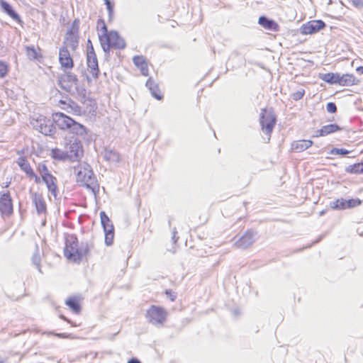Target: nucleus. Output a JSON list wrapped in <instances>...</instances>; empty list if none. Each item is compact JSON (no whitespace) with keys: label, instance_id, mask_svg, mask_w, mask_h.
I'll list each match as a JSON object with an SVG mask.
<instances>
[{"label":"nucleus","instance_id":"1","mask_svg":"<svg viewBox=\"0 0 363 363\" xmlns=\"http://www.w3.org/2000/svg\"><path fill=\"white\" fill-rule=\"evenodd\" d=\"M96 29L100 45L105 52L108 53L111 50H123L126 47L125 39L117 30H108L104 19L97 20Z\"/></svg>","mask_w":363,"mask_h":363},{"label":"nucleus","instance_id":"2","mask_svg":"<svg viewBox=\"0 0 363 363\" xmlns=\"http://www.w3.org/2000/svg\"><path fill=\"white\" fill-rule=\"evenodd\" d=\"M51 118L55 125V133L59 130L64 133H69L76 135L87 134V128L69 116L60 111L53 112Z\"/></svg>","mask_w":363,"mask_h":363},{"label":"nucleus","instance_id":"3","mask_svg":"<svg viewBox=\"0 0 363 363\" xmlns=\"http://www.w3.org/2000/svg\"><path fill=\"white\" fill-rule=\"evenodd\" d=\"M89 250L88 247H80L77 238L74 235H67L64 248L65 257L72 263L79 264L86 259Z\"/></svg>","mask_w":363,"mask_h":363},{"label":"nucleus","instance_id":"4","mask_svg":"<svg viewBox=\"0 0 363 363\" xmlns=\"http://www.w3.org/2000/svg\"><path fill=\"white\" fill-rule=\"evenodd\" d=\"M84 104H86V110L82 111L81 107L76 105L71 99L66 97L65 99L56 101L55 106L65 111H69V109H71L72 113L76 116H82L86 112L91 113L96 111V104L94 101L88 99L84 101Z\"/></svg>","mask_w":363,"mask_h":363},{"label":"nucleus","instance_id":"5","mask_svg":"<svg viewBox=\"0 0 363 363\" xmlns=\"http://www.w3.org/2000/svg\"><path fill=\"white\" fill-rule=\"evenodd\" d=\"M77 171L76 182L79 186L86 189H94L96 184V179L91 167L87 163H83L75 168Z\"/></svg>","mask_w":363,"mask_h":363},{"label":"nucleus","instance_id":"6","mask_svg":"<svg viewBox=\"0 0 363 363\" xmlns=\"http://www.w3.org/2000/svg\"><path fill=\"white\" fill-rule=\"evenodd\" d=\"M30 123L34 129L45 135H52L55 134V125L52 119L50 120L47 116L38 114L33 116Z\"/></svg>","mask_w":363,"mask_h":363},{"label":"nucleus","instance_id":"7","mask_svg":"<svg viewBox=\"0 0 363 363\" xmlns=\"http://www.w3.org/2000/svg\"><path fill=\"white\" fill-rule=\"evenodd\" d=\"M168 312L162 306L152 305L146 311L145 318L149 323L163 325L167 318Z\"/></svg>","mask_w":363,"mask_h":363},{"label":"nucleus","instance_id":"8","mask_svg":"<svg viewBox=\"0 0 363 363\" xmlns=\"http://www.w3.org/2000/svg\"><path fill=\"white\" fill-rule=\"evenodd\" d=\"M86 64L89 72L91 74L88 78L90 80L98 79L100 74L98 59L91 40H87Z\"/></svg>","mask_w":363,"mask_h":363},{"label":"nucleus","instance_id":"9","mask_svg":"<svg viewBox=\"0 0 363 363\" xmlns=\"http://www.w3.org/2000/svg\"><path fill=\"white\" fill-rule=\"evenodd\" d=\"M277 122L275 114L272 110L264 108L260 116V125L262 132L267 135V141L270 140L271 134Z\"/></svg>","mask_w":363,"mask_h":363},{"label":"nucleus","instance_id":"10","mask_svg":"<svg viewBox=\"0 0 363 363\" xmlns=\"http://www.w3.org/2000/svg\"><path fill=\"white\" fill-rule=\"evenodd\" d=\"M79 80L76 74L67 72L60 76L59 79L60 86L69 93H74L78 90L79 88Z\"/></svg>","mask_w":363,"mask_h":363},{"label":"nucleus","instance_id":"11","mask_svg":"<svg viewBox=\"0 0 363 363\" xmlns=\"http://www.w3.org/2000/svg\"><path fill=\"white\" fill-rule=\"evenodd\" d=\"M63 47H69L73 51H75L79 45V21L74 20L71 28L67 30Z\"/></svg>","mask_w":363,"mask_h":363},{"label":"nucleus","instance_id":"12","mask_svg":"<svg viewBox=\"0 0 363 363\" xmlns=\"http://www.w3.org/2000/svg\"><path fill=\"white\" fill-rule=\"evenodd\" d=\"M101 223L105 233V242L107 245H112L114 240V226L104 211L100 212Z\"/></svg>","mask_w":363,"mask_h":363},{"label":"nucleus","instance_id":"13","mask_svg":"<svg viewBox=\"0 0 363 363\" xmlns=\"http://www.w3.org/2000/svg\"><path fill=\"white\" fill-rule=\"evenodd\" d=\"M13 212V200L9 191L0 194V213L2 217H10Z\"/></svg>","mask_w":363,"mask_h":363},{"label":"nucleus","instance_id":"14","mask_svg":"<svg viewBox=\"0 0 363 363\" xmlns=\"http://www.w3.org/2000/svg\"><path fill=\"white\" fill-rule=\"evenodd\" d=\"M66 152L69 161H79L84 155V148L82 142L78 139L74 140L69 143L68 150Z\"/></svg>","mask_w":363,"mask_h":363},{"label":"nucleus","instance_id":"15","mask_svg":"<svg viewBox=\"0 0 363 363\" xmlns=\"http://www.w3.org/2000/svg\"><path fill=\"white\" fill-rule=\"evenodd\" d=\"M59 62L62 69L65 72H68L74 67V60L67 47L60 48Z\"/></svg>","mask_w":363,"mask_h":363},{"label":"nucleus","instance_id":"16","mask_svg":"<svg viewBox=\"0 0 363 363\" xmlns=\"http://www.w3.org/2000/svg\"><path fill=\"white\" fill-rule=\"evenodd\" d=\"M133 62L135 67L140 71V74L144 77H149L150 69L153 65L144 55H135L133 57Z\"/></svg>","mask_w":363,"mask_h":363},{"label":"nucleus","instance_id":"17","mask_svg":"<svg viewBox=\"0 0 363 363\" xmlns=\"http://www.w3.org/2000/svg\"><path fill=\"white\" fill-rule=\"evenodd\" d=\"M325 27L322 20H313L308 21L301 26V33L303 35H311L318 32Z\"/></svg>","mask_w":363,"mask_h":363},{"label":"nucleus","instance_id":"18","mask_svg":"<svg viewBox=\"0 0 363 363\" xmlns=\"http://www.w3.org/2000/svg\"><path fill=\"white\" fill-rule=\"evenodd\" d=\"M21 169L26 174V175L30 179H33L36 184L40 182V178L33 171L30 167L28 161L25 157H21L18 159L17 162Z\"/></svg>","mask_w":363,"mask_h":363},{"label":"nucleus","instance_id":"19","mask_svg":"<svg viewBox=\"0 0 363 363\" xmlns=\"http://www.w3.org/2000/svg\"><path fill=\"white\" fill-rule=\"evenodd\" d=\"M255 233L252 230H247L235 242L238 248L246 249L251 246L255 240Z\"/></svg>","mask_w":363,"mask_h":363},{"label":"nucleus","instance_id":"20","mask_svg":"<svg viewBox=\"0 0 363 363\" xmlns=\"http://www.w3.org/2000/svg\"><path fill=\"white\" fill-rule=\"evenodd\" d=\"M343 128L337 125V123H330L323 125L320 129L315 131V137H325L329 135L342 131Z\"/></svg>","mask_w":363,"mask_h":363},{"label":"nucleus","instance_id":"21","mask_svg":"<svg viewBox=\"0 0 363 363\" xmlns=\"http://www.w3.org/2000/svg\"><path fill=\"white\" fill-rule=\"evenodd\" d=\"M32 202L33 203L38 214L47 213V204L42 194L34 192L31 194Z\"/></svg>","mask_w":363,"mask_h":363},{"label":"nucleus","instance_id":"22","mask_svg":"<svg viewBox=\"0 0 363 363\" xmlns=\"http://www.w3.org/2000/svg\"><path fill=\"white\" fill-rule=\"evenodd\" d=\"M338 85L341 86H352L359 83V79L352 73L340 74Z\"/></svg>","mask_w":363,"mask_h":363},{"label":"nucleus","instance_id":"23","mask_svg":"<svg viewBox=\"0 0 363 363\" xmlns=\"http://www.w3.org/2000/svg\"><path fill=\"white\" fill-rule=\"evenodd\" d=\"M145 86L150 91L152 96L157 100L163 99V94L159 87V84L152 77H149L145 82Z\"/></svg>","mask_w":363,"mask_h":363},{"label":"nucleus","instance_id":"24","mask_svg":"<svg viewBox=\"0 0 363 363\" xmlns=\"http://www.w3.org/2000/svg\"><path fill=\"white\" fill-rule=\"evenodd\" d=\"M42 180L46 184V186L51 194L56 196L58 191L57 178L51 174L42 178Z\"/></svg>","mask_w":363,"mask_h":363},{"label":"nucleus","instance_id":"25","mask_svg":"<svg viewBox=\"0 0 363 363\" xmlns=\"http://www.w3.org/2000/svg\"><path fill=\"white\" fill-rule=\"evenodd\" d=\"M313 144V142L311 140H296L291 144V149L294 152H301L311 147Z\"/></svg>","mask_w":363,"mask_h":363},{"label":"nucleus","instance_id":"26","mask_svg":"<svg viewBox=\"0 0 363 363\" xmlns=\"http://www.w3.org/2000/svg\"><path fill=\"white\" fill-rule=\"evenodd\" d=\"M259 24L266 30L274 32L279 30V24L274 20H270L265 16H260L258 20Z\"/></svg>","mask_w":363,"mask_h":363},{"label":"nucleus","instance_id":"27","mask_svg":"<svg viewBox=\"0 0 363 363\" xmlns=\"http://www.w3.org/2000/svg\"><path fill=\"white\" fill-rule=\"evenodd\" d=\"M26 54L31 60H40L43 57L41 49L39 47L27 46L26 48Z\"/></svg>","mask_w":363,"mask_h":363},{"label":"nucleus","instance_id":"28","mask_svg":"<svg viewBox=\"0 0 363 363\" xmlns=\"http://www.w3.org/2000/svg\"><path fill=\"white\" fill-rule=\"evenodd\" d=\"M65 304L74 312V313H79L81 311V306L79 303V300L76 296H72L68 298Z\"/></svg>","mask_w":363,"mask_h":363},{"label":"nucleus","instance_id":"29","mask_svg":"<svg viewBox=\"0 0 363 363\" xmlns=\"http://www.w3.org/2000/svg\"><path fill=\"white\" fill-rule=\"evenodd\" d=\"M345 172L350 174H363V162L350 164L345 167Z\"/></svg>","mask_w":363,"mask_h":363},{"label":"nucleus","instance_id":"30","mask_svg":"<svg viewBox=\"0 0 363 363\" xmlns=\"http://www.w3.org/2000/svg\"><path fill=\"white\" fill-rule=\"evenodd\" d=\"M340 73L328 72L320 76V78L330 84H337L339 81Z\"/></svg>","mask_w":363,"mask_h":363},{"label":"nucleus","instance_id":"31","mask_svg":"<svg viewBox=\"0 0 363 363\" xmlns=\"http://www.w3.org/2000/svg\"><path fill=\"white\" fill-rule=\"evenodd\" d=\"M0 5L3 10L13 19L19 20V16L13 11L12 6L4 0H0Z\"/></svg>","mask_w":363,"mask_h":363},{"label":"nucleus","instance_id":"32","mask_svg":"<svg viewBox=\"0 0 363 363\" xmlns=\"http://www.w3.org/2000/svg\"><path fill=\"white\" fill-rule=\"evenodd\" d=\"M51 157L55 160L59 161H65L68 160V155L66 152L59 149V148H53L50 152Z\"/></svg>","mask_w":363,"mask_h":363},{"label":"nucleus","instance_id":"33","mask_svg":"<svg viewBox=\"0 0 363 363\" xmlns=\"http://www.w3.org/2000/svg\"><path fill=\"white\" fill-rule=\"evenodd\" d=\"M346 200L344 199H338L330 204V207L333 210H345L347 209Z\"/></svg>","mask_w":363,"mask_h":363},{"label":"nucleus","instance_id":"34","mask_svg":"<svg viewBox=\"0 0 363 363\" xmlns=\"http://www.w3.org/2000/svg\"><path fill=\"white\" fill-rule=\"evenodd\" d=\"M350 152H351V151L347 150L346 149L333 147L330 150L329 154L333 155L345 156L346 155H348Z\"/></svg>","mask_w":363,"mask_h":363},{"label":"nucleus","instance_id":"35","mask_svg":"<svg viewBox=\"0 0 363 363\" xmlns=\"http://www.w3.org/2000/svg\"><path fill=\"white\" fill-rule=\"evenodd\" d=\"M37 170H38V173L40 174V178H41V179L46 176L51 174L48 167L45 164H39L37 168Z\"/></svg>","mask_w":363,"mask_h":363},{"label":"nucleus","instance_id":"36","mask_svg":"<svg viewBox=\"0 0 363 363\" xmlns=\"http://www.w3.org/2000/svg\"><path fill=\"white\" fill-rule=\"evenodd\" d=\"M361 203H362V201L358 198L350 199L349 200H346L347 209L355 208V207L361 205Z\"/></svg>","mask_w":363,"mask_h":363},{"label":"nucleus","instance_id":"37","mask_svg":"<svg viewBox=\"0 0 363 363\" xmlns=\"http://www.w3.org/2000/svg\"><path fill=\"white\" fill-rule=\"evenodd\" d=\"M9 67L7 63L0 61V78H4L9 73Z\"/></svg>","mask_w":363,"mask_h":363},{"label":"nucleus","instance_id":"38","mask_svg":"<svg viewBox=\"0 0 363 363\" xmlns=\"http://www.w3.org/2000/svg\"><path fill=\"white\" fill-rule=\"evenodd\" d=\"M304 95H305V90L303 89H301L296 91L294 92L291 94V98L294 101H298V100L301 99Z\"/></svg>","mask_w":363,"mask_h":363},{"label":"nucleus","instance_id":"39","mask_svg":"<svg viewBox=\"0 0 363 363\" xmlns=\"http://www.w3.org/2000/svg\"><path fill=\"white\" fill-rule=\"evenodd\" d=\"M106 5V8L108 11L109 19L111 20L113 15V5L109 0H104Z\"/></svg>","mask_w":363,"mask_h":363},{"label":"nucleus","instance_id":"40","mask_svg":"<svg viewBox=\"0 0 363 363\" xmlns=\"http://www.w3.org/2000/svg\"><path fill=\"white\" fill-rule=\"evenodd\" d=\"M349 2L355 8L363 9V0H349Z\"/></svg>","mask_w":363,"mask_h":363},{"label":"nucleus","instance_id":"41","mask_svg":"<svg viewBox=\"0 0 363 363\" xmlns=\"http://www.w3.org/2000/svg\"><path fill=\"white\" fill-rule=\"evenodd\" d=\"M326 109L329 113H334L337 111V106L335 103L330 102L327 104Z\"/></svg>","mask_w":363,"mask_h":363},{"label":"nucleus","instance_id":"42","mask_svg":"<svg viewBox=\"0 0 363 363\" xmlns=\"http://www.w3.org/2000/svg\"><path fill=\"white\" fill-rule=\"evenodd\" d=\"M165 294L170 298L172 301H174L176 298L175 293L170 289L166 290Z\"/></svg>","mask_w":363,"mask_h":363},{"label":"nucleus","instance_id":"43","mask_svg":"<svg viewBox=\"0 0 363 363\" xmlns=\"http://www.w3.org/2000/svg\"><path fill=\"white\" fill-rule=\"evenodd\" d=\"M60 318L61 319H62L63 320H65V321L67 322L68 323H69V324L71 325V326H72V327H77V326H78V325H77V324H76L75 323H74V322L71 321L69 319H68L67 318H66V317H65V315H60Z\"/></svg>","mask_w":363,"mask_h":363},{"label":"nucleus","instance_id":"44","mask_svg":"<svg viewBox=\"0 0 363 363\" xmlns=\"http://www.w3.org/2000/svg\"><path fill=\"white\" fill-rule=\"evenodd\" d=\"M55 336L60 337V338H72L71 334L67 333H57L55 334Z\"/></svg>","mask_w":363,"mask_h":363},{"label":"nucleus","instance_id":"45","mask_svg":"<svg viewBox=\"0 0 363 363\" xmlns=\"http://www.w3.org/2000/svg\"><path fill=\"white\" fill-rule=\"evenodd\" d=\"M128 363H141L140 360H138V359L136 358H132L130 359Z\"/></svg>","mask_w":363,"mask_h":363},{"label":"nucleus","instance_id":"46","mask_svg":"<svg viewBox=\"0 0 363 363\" xmlns=\"http://www.w3.org/2000/svg\"><path fill=\"white\" fill-rule=\"evenodd\" d=\"M357 71L360 73V74H363V67H359L357 68Z\"/></svg>","mask_w":363,"mask_h":363},{"label":"nucleus","instance_id":"47","mask_svg":"<svg viewBox=\"0 0 363 363\" xmlns=\"http://www.w3.org/2000/svg\"><path fill=\"white\" fill-rule=\"evenodd\" d=\"M0 363H3V361L0 359Z\"/></svg>","mask_w":363,"mask_h":363},{"label":"nucleus","instance_id":"48","mask_svg":"<svg viewBox=\"0 0 363 363\" xmlns=\"http://www.w3.org/2000/svg\"><path fill=\"white\" fill-rule=\"evenodd\" d=\"M45 0H42L41 2L43 3Z\"/></svg>","mask_w":363,"mask_h":363}]
</instances>
